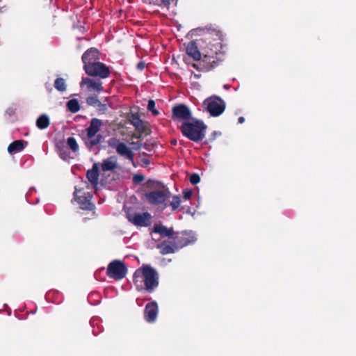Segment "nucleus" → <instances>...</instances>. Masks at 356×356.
<instances>
[{
  "mask_svg": "<svg viewBox=\"0 0 356 356\" xmlns=\"http://www.w3.org/2000/svg\"><path fill=\"white\" fill-rule=\"evenodd\" d=\"M54 88L59 92L65 91L67 86L65 79L60 77L57 78L54 81Z\"/></svg>",
  "mask_w": 356,
  "mask_h": 356,
  "instance_id": "a878e982",
  "label": "nucleus"
},
{
  "mask_svg": "<svg viewBox=\"0 0 356 356\" xmlns=\"http://www.w3.org/2000/svg\"><path fill=\"white\" fill-rule=\"evenodd\" d=\"M147 110L151 111L154 116H156L159 114L158 110L155 108V102L153 99H149L148 101Z\"/></svg>",
  "mask_w": 356,
  "mask_h": 356,
  "instance_id": "c756f323",
  "label": "nucleus"
},
{
  "mask_svg": "<svg viewBox=\"0 0 356 356\" xmlns=\"http://www.w3.org/2000/svg\"><path fill=\"white\" fill-rule=\"evenodd\" d=\"M67 147H70L72 152H76L79 150V145L74 137H69L67 139Z\"/></svg>",
  "mask_w": 356,
  "mask_h": 356,
  "instance_id": "bb28decb",
  "label": "nucleus"
},
{
  "mask_svg": "<svg viewBox=\"0 0 356 356\" xmlns=\"http://www.w3.org/2000/svg\"><path fill=\"white\" fill-rule=\"evenodd\" d=\"M99 164L95 163L91 169H89L86 172V177L88 180L90 181L91 185L95 188L98 185L99 182Z\"/></svg>",
  "mask_w": 356,
  "mask_h": 356,
  "instance_id": "2eb2a0df",
  "label": "nucleus"
},
{
  "mask_svg": "<svg viewBox=\"0 0 356 356\" xmlns=\"http://www.w3.org/2000/svg\"><path fill=\"white\" fill-rule=\"evenodd\" d=\"M127 270V268L123 261L113 260L107 266L106 275L108 277L115 280H120L125 277Z\"/></svg>",
  "mask_w": 356,
  "mask_h": 356,
  "instance_id": "39448f33",
  "label": "nucleus"
},
{
  "mask_svg": "<svg viewBox=\"0 0 356 356\" xmlns=\"http://www.w3.org/2000/svg\"><path fill=\"white\" fill-rule=\"evenodd\" d=\"M145 179V177L141 174L134 175L133 177V181L136 184H139Z\"/></svg>",
  "mask_w": 356,
  "mask_h": 356,
  "instance_id": "2f4dec72",
  "label": "nucleus"
},
{
  "mask_svg": "<svg viewBox=\"0 0 356 356\" xmlns=\"http://www.w3.org/2000/svg\"><path fill=\"white\" fill-rule=\"evenodd\" d=\"M145 61H140L137 65H136V68L140 70V71H143L145 67Z\"/></svg>",
  "mask_w": 356,
  "mask_h": 356,
  "instance_id": "c9c22d12",
  "label": "nucleus"
},
{
  "mask_svg": "<svg viewBox=\"0 0 356 356\" xmlns=\"http://www.w3.org/2000/svg\"><path fill=\"white\" fill-rule=\"evenodd\" d=\"M159 307L156 301L148 302L144 309V318L147 323H154L156 320Z\"/></svg>",
  "mask_w": 356,
  "mask_h": 356,
  "instance_id": "9b49d317",
  "label": "nucleus"
},
{
  "mask_svg": "<svg viewBox=\"0 0 356 356\" xmlns=\"http://www.w3.org/2000/svg\"><path fill=\"white\" fill-rule=\"evenodd\" d=\"M49 118L45 114L40 115L36 120V126L39 129H45L49 126Z\"/></svg>",
  "mask_w": 356,
  "mask_h": 356,
  "instance_id": "5701e85b",
  "label": "nucleus"
},
{
  "mask_svg": "<svg viewBox=\"0 0 356 356\" xmlns=\"http://www.w3.org/2000/svg\"><path fill=\"white\" fill-rule=\"evenodd\" d=\"M92 195L90 193H83L81 195H77L74 193V199L83 210L92 211L95 209V204L91 202Z\"/></svg>",
  "mask_w": 356,
  "mask_h": 356,
  "instance_id": "ddd939ff",
  "label": "nucleus"
},
{
  "mask_svg": "<svg viewBox=\"0 0 356 356\" xmlns=\"http://www.w3.org/2000/svg\"><path fill=\"white\" fill-rule=\"evenodd\" d=\"M192 191L191 190H184L183 191V197L186 200H189L191 196H192Z\"/></svg>",
  "mask_w": 356,
  "mask_h": 356,
  "instance_id": "72a5a7b5",
  "label": "nucleus"
},
{
  "mask_svg": "<svg viewBox=\"0 0 356 356\" xmlns=\"http://www.w3.org/2000/svg\"><path fill=\"white\" fill-rule=\"evenodd\" d=\"M98 108V111L102 113H105V111L107 110V106L105 104H102L100 101L99 102V104L97 105Z\"/></svg>",
  "mask_w": 356,
  "mask_h": 356,
  "instance_id": "473e14b6",
  "label": "nucleus"
},
{
  "mask_svg": "<svg viewBox=\"0 0 356 356\" xmlns=\"http://www.w3.org/2000/svg\"><path fill=\"white\" fill-rule=\"evenodd\" d=\"M130 123L133 124L140 134H147V128L138 113H132L129 118Z\"/></svg>",
  "mask_w": 356,
  "mask_h": 356,
  "instance_id": "f3484780",
  "label": "nucleus"
},
{
  "mask_svg": "<svg viewBox=\"0 0 356 356\" xmlns=\"http://www.w3.org/2000/svg\"><path fill=\"white\" fill-rule=\"evenodd\" d=\"M181 204V198L179 195H175L172 197V200L170 202V206L172 207L173 211L178 209Z\"/></svg>",
  "mask_w": 356,
  "mask_h": 356,
  "instance_id": "c85d7f7f",
  "label": "nucleus"
},
{
  "mask_svg": "<svg viewBox=\"0 0 356 356\" xmlns=\"http://www.w3.org/2000/svg\"><path fill=\"white\" fill-rule=\"evenodd\" d=\"M153 232L159 234L161 237L170 238L174 234L173 228H168L161 224H155L153 227Z\"/></svg>",
  "mask_w": 356,
  "mask_h": 356,
  "instance_id": "a211bd4d",
  "label": "nucleus"
},
{
  "mask_svg": "<svg viewBox=\"0 0 356 356\" xmlns=\"http://www.w3.org/2000/svg\"><path fill=\"white\" fill-rule=\"evenodd\" d=\"M202 107L211 116H219L222 113V100L216 95L211 96L203 102Z\"/></svg>",
  "mask_w": 356,
  "mask_h": 356,
  "instance_id": "423d86ee",
  "label": "nucleus"
},
{
  "mask_svg": "<svg viewBox=\"0 0 356 356\" xmlns=\"http://www.w3.org/2000/svg\"><path fill=\"white\" fill-rule=\"evenodd\" d=\"M189 179H190V182L191 183V184L196 185L197 184H198L200 181V177L197 173H193L190 176Z\"/></svg>",
  "mask_w": 356,
  "mask_h": 356,
  "instance_id": "7c9ffc66",
  "label": "nucleus"
},
{
  "mask_svg": "<svg viewBox=\"0 0 356 356\" xmlns=\"http://www.w3.org/2000/svg\"><path fill=\"white\" fill-rule=\"evenodd\" d=\"M193 118L191 109L186 104H179L174 106L172 108L171 119L175 122L184 123Z\"/></svg>",
  "mask_w": 356,
  "mask_h": 356,
  "instance_id": "0eeeda50",
  "label": "nucleus"
},
{
  "mask_svg": "<svg viewBox=\"0 0 356 356\" xmlns=\"http://www.w3.org/2000/svg\"><path fill=\"white\" fill-rule=\"evenodd\" d=\"M196 241L194 234L191 232L174 233L172 238L164 240L157 244L156 248L163 255L175 253L179 250L193 243Z\"/></svg>",
  "mask_w": 356,
  "mask_h": 356,
  "instance_id": "f03ea898",
  "label": "nucleus"
},
{
  "mask_svg": "<svg viewBox=\"0 0 356 356\" xmlns=\"http://www.w3.org/2000/svg\"><path fill=\"white\" fill-rule=\"evenodd\" d=\"M85 72L90 76L99 77L100 79H106L110 76L111 71L109 67L104 63L97 62L92 65H88L83 67Z\"/></svg>",
  "mask_w": 356,
  "mask_h": 356,
  "instance_id": "6e6552de",
  "label": "nucleus"
},
{
  "mask_svg": "<svg viewBox=\"0 0 356 356\" xmlns=\"http://www.w3.org/2000/svg\"><path fill=\"white\" fill-rule=\"evenodd\" d=\"M151 218L152 216L148 212L137 213L129 218V221L136 226L146 227L149 225Z\"/></svg>",
  "mask_w": 356,
  "mask_h": 356,
  "instance_id": "4468645a",
  "label": "nucleus"
},
{
  "mask_svg": "<svg viewBox=\"0 0 356 356\" xmlns=\"http://www.w3.org/2000/svg\"><path fill=\"white\" fill-rule=\"evenodd\" d=\"M86 102L88 105L96 107L99 104V100L97 95H90L86 98Z\"/></svg>",
  "mask_w": 356,
  "mask_h": 356,
  "instance_id": "cd10ccee",
  "label": "nucleus"
},
{
  "mask_svg": "<svg viewBox=\"0 0 356 356\" xmlns=\"http://www.w3.org/2000/svg\"><path fill=\"white\" fill-rule=\"evenodd\" d=\"M137 147H136V149H139L140 148H141L143 145V144H142L141 143H137Z\"/></svg>",
  "mask_w": 356,
  "mask_h": 356,
  "instance_id": "e433bc0d",
  "label": "nucleus"
},
{
  "mask_svg": "<svg viewBox=\"0 0 356 356\" xmlns=\"http://www.w3.org/2000/svg\"><path fill=\"white\" fill-rule=\"evenodd\" d=\"M99 52L97 49L91 47L86 50L82 55V62L83 63V67H86L88 65H92L98 62Z\"/></svg>",
  "mask_w": 356,
  "mask_h": 356,
  "instance_id": "f8f14e48",
  "label": "nucleus"
},
{
  "mask_svg": "<svg viewBox=\"0 0 356 356\" xmlns=\"http://www.w3.org/2000/svg\"><path fill=\"white\" fill-rule=\"evenodd\" d=\"M86 85L89 90H95L97 92H102L103 90L102 82L93 80L88 77H83L80 83V86H83Z\"/></svg>",
  "mask_w": 356,
  "mask_h": 356,
  "instance_id": "dca6fc26",
  "label": "nucleus"
},
{
  "mask_svg": "<svg viewBox=\"0 0 356 356\" xmlns=\"http://www.w3.org/2000/svg\"><path fill=\"white\" fill-rule=\"evenodd\" d=\"M145 3L168 8L173 0H143Z\"/></svg>",
  "mask_w": 356,
  "mask_h": 356,
  "instance_id": "b1692460",
  "label": "nucleus"
},
{
  "mask_svg": "<svg viewBox=\"0 0 356 356\" xmlns=\"http://www.w3.org/2000/svg\"><path fill=\"white\" fill-rule=\"evenodd\" d=\"M67 108L70 112L75 113L80 110V105L76 99H72L67 102Z\"/></svg>",
  "mask_w": 356,
  "mask_h": 356,
  "instance_id": "393cba45",
  "label": "nucleus"
},
{
  "mask_svg": "<svg viewBox=\"0 0 356 356\" xmlns=\"http://www.w3.org/2000/svg\"><path fill=\"white\" fill-rule=\"evenodd\" d=\"M143 147L147 151H152L154 148V144L151 143H145L143 145Z\"/></svg>",
  "mask_w": 356,
  "mask_h": 356,
  "instance_id": "f704fd0d",
  "label": "nucleus"
},
{
  "mask_svg": "<svg viewBox=\"0 0 356 356\" xmlns=\"http://www.w3.org/2000/svg\"><path fill=\"white\" fill-rule=\"evenodd\" d=\"M159 277L154 268L149 265L143 264L134 273L133 282L138 291L145 290L152 293L158 287Z\"/></svg>",
  "mask_w": 356,
  "mask_h": 356,
  "instance_id": "f257e3e1",
  "label": "nucleus"
},
{
  "mask_svg": "<svg viewBox=\"0 0 356 356\" xmlns=\"http://www.w3.org/2000/svg\"><path fill=\"white\" fill-rule=\"evenodd\" d=\"M108 145L115 148L117 153L120 156H125L127 159L134 161V153L124 143L119 142L116 138H111L108 140Z\"/></svg>",
  "mask_w": 356,
  "mask_h": 356,
  "instance_id": "9d476101",
  "label": "nucleus"
},
{
  "mask_svg": "<svg viewBox=\"0 0 356 356\" xmlns=\"http://www.w3.org/2000/svg\"><path fill=\"white\" fill-rule=\"evenodd\" d=\"M147 202L152 205H159L164 204V208L167 207L165 201L170 198V192L168 188L163 190H156L147 192L145 194Z\"/></svg>",
  "mask_w": 356,
  "mask_h": 356,
  "instance_id": "1a4fd4ad",
  "label": "nucleus"
},
{
  "mask_svg": "<svg viewBox=\"0 0 356 356\" xmlns=\"http://www.w3.org/2000/svg\"><path fill=\"white\" fill-rule=\"evenodd\" d=\"M245 121V118L243 117H240L238 118V123L241 124Z\"/></svg>",
  "mask_w": 356,
  "mask_h": 356,
  "instance_id": "4c0bfd02",
  "label": "nucleus"
},
{
  "mask_svg": "<svg viewBox=\"0 0 356 356\" xmlns=\"http://www.w3.org/2000/svg\"><path fill=\"white\" fill-rule=\"evenodd\" d=\"M27 142L22 140H17L11 143L8 147L10 154H15L21 152L24 149Z\"/></svg>",
  "mask_w": 356,
  "mask_h": 356,
  "instance_id": "4be33fe9",
  "label": "nucleus"
},
{
  "mask_svg": "<svg viewBox=\"0 0 356 356\" xmlns=\"http://www.w3.org/2000/svg\"><path fill=\"white\" fill-rule=\"evenodd\" d=\"M172 143L173 145H176L177 141H176V140H174V141H172Z\"/></svg>",
  "mask_w": 356,
  "mask_h": 356,
  "instance_id": "58836bf2",
  "label": "nucleus"
},
{
  "mask_svg": "<svg viewBox=\"0 0 356 356\" xmlns=\"http://www.w3.org/2000/svg\"><path fill=\"white\" fill-rule=\"evenodd\" d=\"M186 54L194 60L201 59V53L200 52L197 44L195 41H191L186 47Z\"/></svg>",
  "mask_w": 356,
  "mask_h": 356,
  "instance_id": "6ab92c4d",
  "label": "nucleus"
},
{
  "mask_svg": "<svg viewBox=\"0 0 356 356\" xmlns=\"http://www.w3.org/2000/svg\"><path fill=\"white\" fill-rule=\"evenodd\" d=\"M102 126V121L98 118H92L90 121V125L86 129V146L91 149L92 147L98 145L102 141L104 137L98 134Z\"/></svg>",
  "mask_w": 356,
  "mask_h": 356,
  "instance_id": "20e7f679",
  "label": "nucleus"
},
{
  "mask_svg": "<svg viewBox=\"0 0 356 356\" xmlns=\"http://www.w3.org/2000/svg\"><path fill=\"white\" fill-rule=\"evenodd\" d=\"M118 167V163L115 156H111L102 161L101 168L103 172L113 171Z\"/></svg>",
  "mask_w": 356,
  "mask_h": 356,
  "instance_id": "412c9836",
  "label": "nucleus"
},
{
  "mask_svg": "<svg viewBox=\"0 0 356 356\" xmlns=\"http://www.w3.org/2000/svg\"><path fill=\"white\" fill-rule=\"evenodd\" d=\"M184 136L193 142H200L205 137L207 125L203 121L195 118L181 123L178 127Z\"/></svg>",
  "mask_w": 356,
  "mask_h": 356,
  "instance_id": "7ed1b4c3",
  "label": "nucleus"
},
{
  "mask_svg": "<svg viewBox=\"0 0 356 356\" xmlns=\"http://www.w3.org/2000/svg\"><path fill=\"white\" fill-rule=\"evenodd\" d=\"M56 149L60 159L64 161H67L70 159V153L64 141H59L57 143L56 145Z\"/></svg>",
  "mask_w": 356,
  "mask_h": 356,
  "instance_id": "aec40b11",
  "label": "nucleus"
}]
</instances>
